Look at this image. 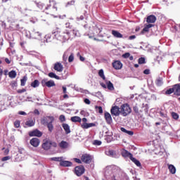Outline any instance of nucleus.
<instances>
[{
    "mask_svg": "<svg viewBox=\"0 0 180 180\" xmlns=\"http://www.w3.org/2000/svg\"><path fill=\"white\" fill-rule=\"evenodd\" d=\"M34 4H30L29 6L30 8V11H36V6H37V8H39V9H41V11H47V8H46V4L47 2H46V0L44 1H34Z\"/></svg>",
    "mask_w": 180,
    "mask_h": 180,
    "instance_id": "1",
    "label": "nucleus"
},
{
    "mask_svg": "<svg viewBox=\"0 0 180 180\" xmlns=\"http://www.w3.org/2000/svg\"><path fill=\"white\" fill-rule=\"evenodd\" d=\"M120 109L122 116H127V115H130V113H131V108L127 103L122 104Z\"/></svg>",
    "mask_w": 180,
    "mask_h": 180,
    "instance_id": "2",
    "label": "nucleus"
},
{
    "mask_svg": "<svg viewBox=\"0 0 180 180\" xmlns=\"http://www.w3.org/2000/svg\"><path fill=\"white\" fill-rule=\"evenodd\" d=\"M51 146L53 147H57V143L50 140H46L42 144V148H44L46 151H49V150L51 148Z\"/></svg>",
    "mask_w": 180,
    "mask_h": 180,
    "instance_id": "3",
    "label": "nucleus"
},
{
    "mask_svg": "<svg viewBox=\"0 0 180 180\" xmlns=\"http://www.w3.org/2000/svg\"><path fill=\"white\" fill-rule=\"evenodd\" d=\"M65 33L68 36L67 40L69 39H74V37H77L79 34V32L77 30H66Z\"/></svg>",
    "mask_w": 180,
    "mask_h": 180,
    "instance_id": "4",
    "label": "nucleus"
},
{
    "mask_svg": "<svg viewBox=\"0 0 180 180\" xmlns=\"http://www.w3.org/2000/svg\"><path fill=\"white\" fill-rule=\"evenodd\" d=\"M75 174L77 176H81L85 174V167L83 165H79L75 168Z\"/></svg>",
    "mask_w": 180,
    "mask_h": 180,
    "instance_id": "5",
    "label": "nucleus"
},
{
    "mask_svg": "<svg viewBox=\"0 0 180 180\" xmlns=\"http://www.w3.org/2000/svg\"><path fill=\"white\" fill-rule=\"evenodd\" d=\"M41 84L42 86H47V88L56 86V83L54 82V80L47 81V79H42Z\"/></svg>",
    "mask_w": 180,
    "mask_h": 180,
    "instance_id": "6",
    "label": "nucleus"
},
{
    "mask_svg": "<svg viewBox=\"0 0 180 180\" xmlns=\"http://www.w3.org/2000/svg\"><path fill=\"white\" fill-rule=\"evenodd\" d=\"M81 160L84 164H91L92 162V156L89 154H84L82 155Z\"/></svg>",
    "mask_w": 180,
    "mask_h": 180,
    "instance_id": "7",
    "label": "nucleus"
},
{
    "mask_svg": "<svg viewBox=\"0 0 180 180\" xmlns=\"http://www.w3.org/2000/svg\"><path fill=\"white\" fill-rule=\"evenodd\" d=\"M176 89H178L177 84H174L172 88L167 89L165 91V95H171V94H174L176 96H179L178 93H176Z\"/></svg>",
    "mask_w": 180,
    "mask_h": 180,
    "instance_id": "8",
    "label": "nucleus"
},
{
    "mask_svg": "<svg viewBox=\"0 0 180 180\" xmlns=\"http://www.w3.org/2000/svg\"><path fill=\"white\" fill-rule=\"evenodd\" d=\"M28 134L30 137H41V136H43V132L40 131L39 129H34L30 131Z\"/></svg>",
    "mask_w": 180,
    "mask_h": 180,
    "instance_id": "9",
    "label": "nucleus"
},
{
    "mask_svg": "<svg viewBox=\"0 0 180 180\" xmlns=\"http://www.w3.org/2000/svg\"><path fill=\"white\" fill-rule=\"evenodd\" d=\"M46 11H48V9H51V8H53V9H57V7L56 6L57 3L54 0H46Z\"/></svg>",
    "mask_w": 180,
    "mask_h": 180,
    "instance_id": "10",
    "label": "nucleus"
},
{
    "mask_svg": "<svg viewBox=\"0 0 180 180\" xmlns=\"http://www.w3.org/2000/svg\"><path fill=\"white\" fill-rule=\"evenodd\" d=\"M54 122V117H46L41 120L42 124L44 126H47V124H50L51 123H53Z\"/></svg>",
    "mask_w": 180,
    "mask_h": 180,
    "instance_id": "11",
    "label": "nucleus"
},
{
    "mask_svg": "<svg viewBox=\"0 0 180 180\" xmlns=\"http://www.w3.org/2000/svg\"><path fill=\"white\" fill-rule=\"evenodd\" d=\"M110 112L112 116H119V115L121 113L120 108H119L117 105L112 107Z\"/></svg>",
    "mask_w": 180,
    "mask_h": 180,
    "instance_id": "12",
    "label": "nucleus"
},
{
    "mask_svg": "<svg viewBox=\"0 0 180 180\" xmlns=\"http://www.w3.org/2000/svg\"><path fill=\"white\" fill-rule=\"evenodd\" d=\"M104 119L105 120V122L107 124H111L113 123V120H112V115H110V113L105 112L104 113Z\"/></svg>",
    "mask_w": 180,
    "mask_h": 180,
    "instance_id": "13",
    "label": "nucleus"
},
{
    "mask_svg": "<svg viewBox=\"0 0 180 180\" xmlns=\"http://www.w3.org/2000/svg\"><path fill=\"white\" fill-rule=\"evenodd\" d=\"M53 70H55V71H57L58 72H63L64 67L63 66V64H61L59 62H57L54 64Z\"/></svg>",
    "mask_w": 180,
    "mask_h": 180,
    "instance_id": "14",
    "label": "nucleus"
},
{
    "mask_svg": "<svg viewBox=\"0 0 180 180\" xmlns=\"http://www.w3.org/2000/svg\"><path fill=\"white\" fill-rule=\"evenodd\" d=\"M121 155L124 158H129L130 160H131V157H133V154L125 149L122 150Z\"/></svg>",
    "mask_w": 180,
    "mask_h": 180,
    "instance_id": "15",
    "label": "nucleus"
},
{
    "mask_svg": "<svg viewBox=\"0 0 180 180\" xmlns=\"http://www.w3.org/2000/svg\"><path fill=\"white\" fill-rule=\"evenodd\" d=\"M112 67L115 70H122L123 64L120 60H115L112 63Z\"/></svg>",
    "mask_w": 180,
    "mask_h": 180,
    "instance_id": "16",
    "label": "nucleus"
},
{
    "mask_svg": "<svg viewBox=\"0 0 180 180\" xmlns=\"http://www.w3.org/2000/svg\"><path fill=\"white\" fill-rule=\"evenodd\" d=\"M30 143L33 147H39V145L40 144V139L37 138H32L30 141Z\"/></svg>",
    "mask_w": 180,
    "mask_h": 180,
    "instance_id": "17",
    "label": "nucleus"
},
{
    "mask_svg": "<svg viewBox=\"0 0 180 180\" xmlns=\"http://www.w3.org/2000/svg\"><path fill=\"white\" fill-rule=\"evenodd\" d=\"M60 148H61V150H65L67 148H68V147H70V143H68V142L65 141H61L59 144H58Z\"/></svg>",
    "mask_w": 180,
    "mask_h": 180,
    "instance_id": "18",
    "label": "nucleus"
},
{
    "mask_svg": "<svg viewBox=\"0 0 180 180\" xmlns=\"http://www.w3.org/2000/svg\"><path fill=\"white\" fill-rule=\"evenodd\" d=\"M157 20V17L154 15H148L146 18L147 23H155Z\"/></svg>",
    "mask_w": 180,
    "mask_h": 180,
    "instance_id": "19",
    "label": "nucleus"
},
{
    "mask_svg": "<svg viewBox=\"0 0 180 180\" xmlns=\"http://www.w3.org/2000/svg\"><path fill=\"white\" fill-rule=\"evenodd\" d=\"M105 153V155H108V157H112V158H116V157H117L116 152L113 150H106Z\"/></svg>",
    "mask_w": 180,
    "mask_h": 180,
    "instance_id": "20",
    "label": "nucleus"
},
{
    "mask_svg": "<svg viewBox=\"0 0 180 180\" xmlns=\"http://www.w3.org/2000/svg\"><path fill=\"white\" fill-rule=\"evenodd\" d=\"M112 36L114 37H116L117 39H122L123 38V34H120V32H119V31L112 30L111 32Z\"/></svg>",
    "mask_w": 180,
    "mask_h": 180,
    "instance_id": "21",
    "label": "nucleus"
},
{
    "mask_svg": "<svg viewBox=\"0 0 180 180\" xmlns=\"http://www.w3.org/2000/svg\"><path fill=\"white\" fill-rule=\"evenodd\" d=\"M60 167H71L72 165V162L68 160H61L60 162Z\"/></svg>",
    "mask_w": 180,
    "mask_h": 180,
    "instance_id": "22",
    "label": "nucleus"
},
{
    "mask_svg": "<svg viewBox=\"0 0 180 180\" xmlns=\"http://www.w3.org/2000/svg\"><path fill=\"white\" fill-rule=\"evenodd\" d=\"M62 127L65 130V134H70L71 133V129H70V125L68 124H62Z\"/></svg>",
    "mask_w": 180,
    "mask_h": 180,
    "instance_id": "23",
    "label": "nucleus"
},
{
    "mask_svg": "<svg viewBox=\"0 0 180 180\" xmlns=\"http://www.w3.org/2000/svg\"><path fill=\"white\" fill-rule=\"evenodd\" d=\"M107 85V88L109 91H115V86H113V83L110 81L104 80Z\"/></svg>",
    "mask_w": 180,
    "mask_h": 180,
    "instance_id": "24",
    "label": "nucleus"
},
{
    "mask_svg": "<svg viewBox=\"0 0 180 180\" xmlns=\"http://www.w3.org/2000/svg\"><path fill=\"white\" fill-rule=\"evenodd\" d=\"M154 25L153 24H148L144 27V28L141 31V34H144V33H147L150 32V27H153Z\"/></svg>",
    "mask_w": 180,
    "mask_h": 180,
    "instance_id": "25",
    "label": "nucleus"
},
{
    "mask_svg": "<svg viewBox=\"0 0 180 180\" xmlns=\"http://www.w3.org/2000/svg\"><path fill=\"white\" fill-rule=\"evenodd\" d=\"M131 161H132V162H134L135 165H136V167H139V168H141V163L140 162V161H139L137 159H136V158H134L133 156H131Z\"/></svg>",
    "mask_w": 180,
    "mask_h": 180,
    "instance_id": "26",
    "label": "nucleus"
},
{
    "mask_svg": "<svg viewBox=\"0 0 180 180\" xmlns=\"http://www.w3.org/2000/svg\"><path fill=\"white\" fill-rule=\"evenodd\" d=\"M36 122L33 120H28L25 122V125L27 126V127H33V126L35 124Z\"/></svg>",
    "mask_w": 180,
    "mask_h": 180,
    "instance_id": "27",
    "label": "nucleus"
},
{
    "mask_svg": "<svg viewBox=\"0 0 180 180\" xmlns=\"http://www.w3.org/2000/svg\"><path fill=\"white\" fill-rule=\"evenodd\" d=\"M168 169L170 174H175L176 172V168L173 165H168Z\"/></svg>",
    "mask_w": 180,
    "mask_h": 180,
    "instance_id": "28",
    "label": "nucleus"
},
{
    "mask_svg": "<svg viewBox=\"0 0 180 180\" xmlns=\"http://www.w3.org/2000/svg\"><path fill=\"white\" fill-rule=\"evenodd\" d=\"M71 122H73V123H81V117L78 116H74L70 118Z\"/></svg>",
    "mask_w": 180,
    "mask_h": 180,
    "instance_id": "29",
    "label": "nucleus"
},
{
    "mask_svg": "<svg viewBox=\"0 0 180 180\" xmlns=\"http://www.w3.org/2000/svg\"><path fill=\"white\" fill-rule=\"evenodd\" d=\"M95 127V123H84L82 125V129H89V127Z\"/></svg>",
    "mask_w": 180,
    "mask_h": 180,
    "instance_id": "30",
    "label": "nucleus"
},
{
    "mask_svg": "<svg viewBox=\"0 0 180 180\" xmlns=\"http://www.w3.org/2000/svg\"><path fill=\"white\" fill-rule=\"evenodd\" d=\"M63 160H64L63 157H55L51 158V161H56V162H61Z\"/></svg>",
    "mask_w": 180,
    "mask_h": 180,
    "instance_id": "31",
    "label": "nucleus"
},
{
    "mask_svg": "<svg viewBox=\"0 0 180 180\" xmlns=\"http://www.w3.org/2000/svg\"><path fill=\"white\" fill-rule=\"evenodd\" d=\"M27 81V76H24L22 79H20V86H25L26 85Z\"/></svg>",
    "mask_w": 180,
    "mask_h": 180,
    "instance_id": "32",
    "label": "nucleus"
},
{
    "mask_svg": "<svg viewBox=\"0 0 180 180\" xmlns=\"http://www.w3.org/2000/svg\"><path fill=\"white\" fill-rule=\"evenodd\" d=\"M48 77H49L50 78H55V79H60V77L57 76V75H56L54 72H51L48 74Z\"/></svg>",
    "mask_w": 180,
    "mask_h": 180,
    "instance_id": "33",
    "label": "nucleus"
},
{
    "mask_svg": "<svg viewBox=\"0 0 180 180\" xmlns=\"http://www.w3.org/2000/svg\"><path fill=\"white\" fill-rule=\"evenodd\" d=\"M16 71L15 70H11V72H8V77L9 78L13 79V78H16Z\"/></svg>",
    "mask_w": 180,
    "mask_h": 180,
    "instance_id": "34",
    "label": "nucleus"
},
{
    "mask_svg": "<svg viewBox=\"0 0 180 180\" xmlns=\"http://www.w3.org/2000/svg\"><path fill=\"white\" fill-rule=\"evenodd\" d=\"M39 85H40V82H39V80L35 79L34 82H32L31 83V86L32 88H37V86H39Z\"/></svg>",
    "mask_w": 180,
    "mask_h": 180,
    "instance_id": "35",
    "label": "nucleus"
},
{
    "mask_svg": "<svg viewBox=\"0 0 180 180\" xmlns=\"http://www.w3.org/2000/svg\"><path fill=\"white\" fill-rule=\"evenodd\" d=\"M98 75L101 78H102V79H103V81H106V77H105L103 70L101 69V70H99Z\"/></svg>",
    "mask_w": 180,
    "mask_h": 180,
    "instance_id": "36",
    "label": "nucleus"
},
{
    "mask_svg": "<svg viewBox=\"0 0 180 180\" xmlns=\"http://www.w3.org/2000/svg\"><path fill=\"white\" fill-rule=\"evenodd\" d=\"M48 130L49 133H52L53 130H54V125H53V122H51V124H48L47 125Z\"/></svg>",
    "mask_w": 180,
    "mask_h": 180,
    "instance_id": "37",
    "label": "nucleus"
},
{
    "mask_svg": "<svg viewBox=\"0 0 180 180\" xmlns=\"http://www.w3.org/2000/svg\"><path fill=\"white\" fill-rule=\"evenodd\" d=\"M155 84L158 86H161V85H162L163 82H162V77H159L156 79Z\"/></svg>",
    "mask_w": 180,
    "mask_h": 180,
    "instance_id": "38",
    "label": "nucleus"
},
{
    "mask_svg": "<svg viewBox=\"0 0 180 180\" xmlns=\"http://www.w3.org/2000/svg\"><path fill=\"white\" fill-rule=\"evenodd\" d=\"M32 36L34 39H39L41 36V33L39 32H32Z\"/></svg>",
    "mask_w": 180,
    "mask_h": 180,
    "instance_id": "39",
    "label": "nucleus"
},
{
    "mask_svg": "<svg viewBox=\"0 0 180 180\" xmlns=\"http://www.w3.org/2000/svg\"><path fill=\"white\" fill-rule=\"evenodd\" d=\"M95 109L96 112H98V113L100 114L103 113V109H102V106L96 105Z\"/></svg>",
    "mask_w": 180,
    "mask_h": 180,
    "instance_id": "40",
    "label": "nucleus"
},
{
    "mask_svg": "<svg viewBox=\"0 0 180 180\" xmlns=\"http://www.w3.org/2000/svg\"><path fill=\"white\" fill-rule=\"evenodd\" d=\"M172 117L174 119V120H178L179 119V115L175 112H172Z\"/></svg>",
    "mask_w": 180,
    "mask_h": 180,
    "instance_id": "41",
    "label": "nucleus"
},
{
    "mask_svg": "<svg viewBox=\"0 0 180 180\" xmlns=\"http://www.w3.org/2000/svg\"><path fill=\"white\" fill-rule=\"evenodd\" d=\"M133 110L136 115H140V113L143 112L142 110H139V107L137 106H134Z\"/></svg>",
    "mask_w": 180,
    "mask_h": 180,
    "instance_id": "42",
    "label": "nucleus"
},
{
    "mask_svg": "<svg viewBox=\"0 0 180 180\" xmlns=\"http://www.w3.org/2000/svg\"><path fill=\"white\" fill-rule=\"evenodd\" d=\"M14 127H15V129H18V127H20V121L19 120L15 121Z\"/></svg>",
    "mask_w": 180,
    "mask_h": 180,
    "instance_id": "43",
    "label": "nucleus"
},
{
    "mask_svg": "<svg viewBox=\"0 0 180 180\" xmlns=\"http://www.w3.org/2000/svg\"><path fill=\"white\" fill-rule=\"evenodd\" d=\"M138 63H139V64H146V58H140L138 60Z\"/></svg>",
    "mask_w": 180,
    "mask_h": 180,
    "instance_id": "44",
    "label": "nucleus"
},
{
    "mask_svg": "<svg viewBox=\"0 0 180 180\" xmlns=\"http://www.w3.org/2000/svg\"><path fill=\"white\" fill-rule=\"evenodd\" d=\"M72 5H75V0H71L70 1H68L67 4H66V6H71Z\"/></svg>",
    "mask_w": 180,
    "mask_h": 180,
    "instance_id": "45",
    "label": "nucleus"
},
{
    "mask_svg": "<svg viewBox=\"0 0 180 180\" xmlns=\"http://www.w3.org/2000/svg\"><path fill=\"white\" fill-rule=\"evenodd\" d=\"M68 58V51H66L64 53L63 56V61H66Z\"/></svg>",
    "mask_w": 180,
    "mask_h": 180,
    "instance_id": "46",
    "label": "nucleus"
},
{
    "mask_svg": "<svg viewBox=\"0 0 180 180\" xmlns=\"http://www.w3.org/2000/svg\"><path fill=\"white\" fill-rule=\"evenodd\" d=\"M69 63H72L74 61V53H71L68 58Z\"/></svg>",
    "mask_w": 180,
    "mask_h": 180,
    "instance_id": "47",
    "label": "nucleus"
},
{
    "mask_svg": "<svg viewBox=\"0 0 180 180\" xmlns=\"http://www.w3.org/2000/svg\"><path fill=\"white\" fill-rule=\"evenodd\" d=\"M59 120L60 122H61V123L64 122V121L65 120V116L64 115H60Z\"/></svg>",
    "mask_w": 180,
    "mask_h": 180,
    "instance_id": "48",
    "label": "nucleus"
},
{
    "mask_svg": "<svg viewBox=\"0 0 180 180\" xmlns=\"http://www.w3.org/2000/svg\"><path fill=\"white\" fill-rule=\"evenodd\" d=\"M93 144H94V146H101V144H102V141L98 140H95Z\"/></svg>",
    "mask_w": 180,
    "mask_h": 180,
    "instance_id": "49",
    "label": "nucleus"
},
{
    "mask_svg": "<svg viewBox=\"0 0 180 180\" xmlns=\"http://www.w3.org/2000/svg\"><path fill=\"white\" fill-rule=\"evenodd\" d=\"M130 57V53H125L122 55L123 58H129Z\"/></svg>",
    "mask_w": 180,
    "mask_h": 180,
    "instance_id": "50",
    "label": "nucleus"
},
{
    "mask_svg": "<svg viewBox=\"0 0 180 180\" xmlns=\"http://www.w3.org/2000/svg\"><path fill=\"white\" fill-rule=\"evenodd\" d=\"M26 89H22L17 90V94H23L24 92H26Z\"/></svg>",
    "mask_w": 180,
    "mask_h": 180,
    "instance_id": "51",
    "label": "nucleus"
},
{
    "mask_svg": "<svg viewBox=\"0 0 180 180\" xmlns=\"http://www.w3.org/2000/svg\"><path fill=\"white\" fill-rule=\"evenodd\" d=\"M8 160H11V156H5L2 158L1 161L4 162L8 161Z\"/></svg>",
    "mask_w": 180,
    "mask_h": 180,
    "instance_id": "52",
    "label": "nucleus"
},
{
    "mask_svg": "<svg viewBox=\"0 0 180 180\" xmlns=\"http://www.w3.org/2000/svg\"><path fill=\"white\" fill-rule=\"evenodd\" d=\"M176 85H177L176 94H179V96H180V84H176Z\"/></svg>",
    "mask_w": 180,
    "mask_h": 180,
    "instance_id": "53",
    "label": "nucleus"
},
{
    "mask_svg": "<svg viewBox=\"0 0 180 180\" xmlns=\"http://www.w3.org/2000/svg\"><path fill=\"white\" fill-rule=\"evenodd\" d=\"M75 161L77 163V164H82V160H79L78 158H75L74 159Z\"/></svg>",
    "mask_w": 180,
    "mask_h": 180,
    "instance_id": "54",
    "label": "nucleus"
},
{
    "mask_svg": "<svg viewBox=\"0 0 180 180\" xmlns=\"http://www.w3.org/2000/svg\"><path fill=\"white\" fill-rule=\"evenodd\" d=\"M84 103H86V105H91V101H89V99L88 98H85Z\"/></svg>",
    "mask_w": 180,
    "mask_h": 180,
    "instance_id": "55",
    "label": "nucleus"
},
{
    "mask_svg": "<svg viewBox=\"0 0 180 180\" xmlns=\"http://www.w3.org/2000/svg\"><path fill=\"white\" fill-rule=\"evenodd\" d=\"M143 74H145L146 75H148V74H150V70L149 69H146L143 71Z\"/></svg>",
    "mask_w": 180,
    "mask_h": 180,
    "instance_id": "56",
    "label": "nucleus"
},
{
    "mask_svg": "<svg viewBox=\"0 0 180 180\" xmlns=\"http://www.w3.org/2000/svg\"><path fill=\"white\" fill-rule=\"evenodd\" d=\"M127 134H129V136H133L134 134V132L133 131H127Z\"/></svg>",
    "mask_w": 180,
    "mask_h": 180,
    "instance_id": "57",
    "label": "nucleus"
},
{
    "mask_svg": "<svg viewBox=\"0 0 180 180\" xmlns=\"http://www.w3.org/2000/svg\"><path fill=\"white\" fill-rule=\"evenodd\" d=\"M4 61H5V63H6V64H11V60H9V58H6L4 59Z\"/></svg>",
    "mask_w": 180,
    "mask_h": 180,
    "instance_id": "58",
    "label": "nucleus"
},
{
    "mask_svg": "<svg viewBox=\"0 0 180 180\" xmlns=\"http://www.w3.org/2000/svg\"><path fill=\"white\" fill-rule=\"evenodd\" d=\"M134 39H136V35L129 37V40H134Z\"/></svg>",
    "mask_w": 180,
    "mask_h": 180,
    "instance_id": "59",
    "label": "nucleus"
},
{
    "mask_svg": "<svg viewBox=\"0 0 180 180\" xmlns=\"http://www.w3.org/2000/svg\"><path fill=\"white\" fill-rule=\"evenodd\" d=\"M12 88H14V86H18V82H14L11 84Z\"/></svg>",
    "mask_w": 180,
    "mask_h": 180,
    "instance_id": "60",
    "label": "nucleus"
},
{
    "mask_svg": "<svg viewBox=\"0 0 180 180\" xmlns=\"http://www.w3.org/2000/svg\"><path fill=\"white\" fill-rule=\"evenodd\" d=\"M121 131H122L123 133H127V129H126L124 127H121L120 129Z\"/></svg>",
    "mask_w": 180,
    "mask_h": 180,
    "instance_id": "61",
    "label": "nucleus"
},
{
    "mask_svg": "<svg viewBox=\"0 0 180 180\" xmlns=\"http://www.w3.org/2000/svg\"><path fill=\"white\" fill-rule=\"evenodd\" d=\"M18 115L25 116V115H26V112H25L24 111H20V112H18Z\"/></svg>",
    "mask_w": 180,
    "mask_h": 180,
    "instance_id": "62",
    "label": "nucleus"
},
{
    "mask_svg": "<svg viewBox=\"0 0 180 180\" xmlns=\"http://www.w3.org/2000/svg\"><path fill=\"white\" fill-rule=\"evenodd\" d=\"M77 20H84V15H80L79 17H77Z\"/></svg>",
    "mask_w": 180,
    "mask_h": 180,
    "instance_id": "63",
    "label": "nucleus"
},
{
    "mask_svg": "<svg viewBox=\"0 0 180 180\" xmlns=\"http://www.w3.org/2000/svg\"><path fill=\"white\" fill-rule=\"evenodd\" d=\"M8 69L3 70V74H4V75H6V76L8 75Z\"/></svg>",
    "mask_w": 180,
    "mask_h": 180,
    "instance_id": "64",
    "label": "nucleus"
}]
</instances>
